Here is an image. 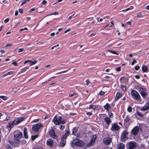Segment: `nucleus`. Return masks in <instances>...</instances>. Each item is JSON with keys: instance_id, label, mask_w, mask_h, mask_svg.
Instances as JSON below:
<instances>
[{"instance_id": "f257e3e1", "label": "nucleus", "mask_w": 149, "mask_h": 149, "mask_svg": "<svg viewBox=\"0 0 149 149\" xmlns=\"http://www.w3.org/2000/svg\"><path fill=\"white\" fill-rule=\"evenodd\" d=\"M24 119L25 118L24 117L16 118L13 121H11L8 123L6 127L8 130H10L14 125H17L19 124L22 122L23 121Z\"/></svg>"}, {"instance_id": "f03ea898", "label": "nucleus", "mask_w": 149, "mask_h": 149, "mask_svg": "<svg viewBox=\"0 0 149 149\" xmlns=\"http://www.w3.org/2000/svg\"><path fill=\"white\" fill-rule=\"evenodd\" d=\"M42 127L43 125L42 123H38L33 125L32 127V130L36 133H37L40 129Z\"/></svg>"}, {"instance_id": "7ed1b4c3", "label": "nucleus", "mask_w": 149, "mask_h": 149, "mask_svg": "<svg viewBox=\"0 0 149 149\" xmlns=\"http://www.w3.org/2000/svg\"><path fill=\"white\" fill-rule=\"evenodd\" d=\"M131 95L133 98L138 101H141V100L139 94L135 90H132L131 92Z\"/></svg>"}, {"instance_id": "20e7f679", "label": "nucleus", "mask_w": 149, "mask_h": 149, "mask_svg": "<svg viewBox=\"0 0 149 149\" xmlns=\"http://www.w3.org/2000/svg\"><path fill=\"white\" fill-rule=\"evenodd\" d=\"M48 132L49 136L52 138L55 139H56L58 138V136L55 133V131L52 127H51L49 129Z\"/></svg>"}, {"instance_id": "39448f33", "label": "nucleus", "mask_w": 149, "mask_h": 149, "mask_svg": "<svg viewBox=\"0 0 149 149\" xmlns=\"http://www.w3.org/2000/svg\"><path fill=\"white\" fill-rule=\"evenodd\" d=\"M139 91L142 96L143 98H146L147 96V93L146 92V90L144 88H139Z\"/></svg>"}, {"instance_id": "423d86ee", "label": "nucleus", "mask_w": 149, "mask_h": 149, "mask_svg": "<svg viewBox=\"0 0 149 149\" xmlns=\"http://www.w3.org/2000/svg\"><path fill=\"white\" fill-rule=\"evenodd\" d=\"M75 145L77 146L82 147L84 144V143L83 141L79 140L78 139H76L75 141Z\"/></svg>"}, {"instance_id": "0eeeda50", "label": "nucleus", "mask_w": 149, "mask_h": 149, "mask_svg": "<svg viewBox=\"0 0 149 149\" xmlns=\"http://www.w3.org/2000/svg\"><path fill=\"white\" fill-rule=\"evenodd\" d=\"M128 133L127 131L125 130L121 134V138L123 140L125 141L128 139L127 137V135L128 134Z\"/></svg>"}, {"instance_id": "6e6552de", "label": "nucleus", "mask_w": 149, "mask_h": 149, "mask_svg": "<svg viewBox=\"0 0 149 149\" xmlns=\"http://www.w3.org/2000/svg\"><path fill=\"white\" fill-rule=\"evenodd\" d=\"M97 138V136L96 135H93L91 140L90 141L89 144H88V146H92L94 144Z\"/></svg>"}, {"instance_id": "1a4fd4ad", "label": "nucleus", "mask_w": 149, "mask_h": 149, "mask_svg": "<svg viewBox=\"0 0 149 149\" xmlns=\"http://www.w3.org/2000/svg\"><path fill=\"white\" fill-rule=\"evenodd\" d=\"M111 141V139L109 137L105 138L103 140V142L104 144L107 145L110 144Z\"/></svg>"}, {"instance_id": "9d476101", "label": "nucleus", "mask_w": 149, "mask_h": 149, "mask_svg": "<svg viewBox=\"0 0 149 149\" xmlns=\"http://www.w3.org/2000/svg\"><path fill=\"white\" fill-rule=\"evenodd\" d=\"M136 146V143L135 142L131 141L129 143L128 149H133Z\"/></svg>"}, {"instance_id": "9b49d317", "label": "nucleus", "mask_w": 149, "mask_h": 149, "mask_svg": "<svg viewBox=\"0 0 149 149\" xmlns=\"http://www.w3.org/2000/svg\"><path fill=\"white\" fill-rule=\"evenodd\" d=\"M139 127L137 126H136L132 130V132L133 134L136 135L139 132Z\"/></svg>"}, {"instance_id": "f8f14e48", "label": "nucleus", "mask_w": 149, "mask_h": 149, "mask_svg": "<svg viewBox=\"0 0 149 149\" xmlns=\"http://www.w3.org/2000/svg\"><path fill=\"white\" fill-rule=\"evenodd\" d=\"M104 120L106 123L107 124V126L105 127H104V128H105L106 129H107L108 127L109 126V125L110 123L111 122V120L108 117H106L104 119Z\"/></svg>"}, {"instance_id": "ddd939ff", "label": "nucleus", "mask_w": 149, "mask_h": 149, "mask_svg": "<svg viewBox=\"0 0 149 149\" xmlns=\"http://www.w3.org/2000/svg\"><path fill=\"white\" fill-rule=\"evenodd\" d=\"M14 147H19V145L20 141L19 139L15 138L14 140Z\"/></svg>"}, {"instance_id": "4468645a", "label": "nucleus", "mask_w": 149, "mask_h": 149, "mask_svg": "<svg viewBox=\"0 0 149 149\" xmlns=\"http://www.w3.org/2000/svg\"><path fill=\"white\" fill-rule=\"evenodd\" d=\"M149 109V102L146 103L144 106L142 107L141 110V111H146Z\"/></svg>"}, {"instance_id": "2eb2a0df", "label": "nucleus", "mask_w": 149, "mask_h": 149, "mask_svg": "<svg viewBox=\"0 0 149 149\" xmlns=\"http://www.w3.org/2000/svg\"><path fill=\"white\" fill-rule=\"evenodd\" d=\"M66 138H63L62 137L61 138V141L60 142L61 146L64 147L66 144Z\"/></svg>"}, {"instance_id": "dca6fc26", "label": "nucleus", "mask_w": 149, "mask_h": 149, "mask_svg": "<svg viewBox=\"0 0 149 149\" xmlns=\"http://www.w3.org/2000/svg\"><path fill=\"white\" fill-rule=\"evenodd\" d=\"M53 141L51 139H48L47 141V144L50 146L51 147H52L53 146Z\"/></svg>"}, {"instance_id": "f3484780", "label": "nucleus", "mask_w": 149, "mask_h": 149, "mask_svg": "<svg viewBox=\"0 0 149 149\" xmlns=\"http://www.w3.org/2000/svg\"><path fill=\"white\" fill-rule=\"evenodd\" d=\"M119 129V128L118 126L116 124H113L111 128V130L112 131L118 130Z\"/></svg>"}, {"instance_id": "a211bd4d", "label": "nucleus", "mask_w": 149, "mask_h": 149, "mask_svg": "<svg viewBox=\"0 0 149 149\" xmlns=\"http://www.w3.org/2000/svg\"><path fill=\"white\" fill-rule=\"evenodd\" d=\"M27 132L28 131L27 128L24 127V129L23 134L24 138L26 139H28L29 137L27 134Z\"/></svg>"}, {"instance_id": "6ab92c4d", "label": "nucleus", "mask_w": 149, "mask_h": 149, "mask_svg": "<svg viewBox=\"0 0 149 149\" xmlns=\"http://www.w3.org/2000/svg\"><path fill=\"white\" fill-rule=\"evenodd\" d=\"M22 136V133L21 132H19L17 134L14 135V136L15 138L19 139H20Z\"/></svg>"}, {"instance_id": "aec40b11", "label": "nucleus", "mask_w": 149, "mask_h": 149, "mask_svg": "<svg viewBox=\"0 0 149 149\" xmlns=\"http://www.w3.org/2000/svg\"><path fill=\"white\" fill-rule=\"evenodd\" d=\"M78 131V128L77 127H74L72 130V134L75 136H77L78 135V134L77 132Z\"/></svg>"}, {"instance_id": "412c9836", "label": "nucleus", "mask_w": 149, "mask_h": 149, "mask_svg": "<svg viewBox=\"0 0 149 149\" xmlns=\"http://www.w3.org/2000/svg\"><path fill=\"white\" fill-rule=\"evenodd\" d=\"M52 121L54 123V124L56 125H58L60 124V123H59L56 116H55L54 118Z\"/></svg>"}, {"instance_id": "4be33fe9", "label": "nucleus", "mask_w": 149, "mask_h": 149, "mask_svg": "<svg viewBox=\"0 0 149 149\" xmlns=\"http://www.w3.org/2000/svg\"><path fill=\"white\" fill-rule=\"evenodd\" d=\"M120 81L122 83H125L128 81V79L127 78L122 77L120 79Z\"/></svg>"}, {"instance_id": "5701e85b", "label": "nucleus", "mask_w": 149, "mask_h": 149, "mask_svg": "<svg viewBox=\"0 0 149 149\" xmlns=\"http://www.w3.org/2000/svg\"><path fill=\"white\" fill-rule=\"evenodd\" d=\"M70 134V132L68 130H66L65 134H64L62 136L63 138L67 139V137Z\"/></svg>"}, {"instance_id": "b1692460", "label": "nucleus", "mask_w": 149, "mask_h": 149, "mask_svg": "<svg viewBox=\"0 0 149 149\" xmlns=\"http://www.w3.org/2000/svg\"><path fill=\"white\" fill-rule=\"evenodd\" d=\"M29 68V67H25L24 68L22 69L21 70L20 72H19L18 74H21L22 73L24 72H25L26 70Z\"/></svg>"}, {"instance_id": "393cba45", "label": "nucleus", "mask_w": 149, "mask_h": 149, "mask_svg": "<svg viewBox=\"0 0 149 149\" xmlns=\"http://www.w3.org/2000/svg\"><path fill=\"white\" fill-rule=\"evenodd\" d=\"M136 17L137 18H143V16L141 12L138 13L136 14Z\"/></svg>"}, {"instance_id": "a878e982", "label": "nucleus", "mask_w": 149, "mask_h": 149, "mask_svg": "<svg viewBox=\"0 0 149 149\" xmlns=\"http://www.w3.org/2000/svg\"><path fill=\"white\" fill-rule=\"evenodd\" d=\"M104 108L107 111H109L111 109V107L110 105L108 103H107L104 106Z\"/></svg>"}, {"instance_id": "bb28decb", "label": "nucleus", "mask_w": 149, "mask_h": 149, "mask_svg": "<svg viewBox=\"0 0 149 149\" xmlns=\"http://www.w3.org/2000/svg\"><path fill=\"white\" fill-rule=\"evenodd\" d=\"M125 148V146L122 143L119 144L118 146L117 149H124Z\"/></svg>"}, {"instance_id": "cd10ccee", "label": "nucleus", "mask_w": 149, "mask_h": 149, "mask_svg": "<svg viewBox=\"0 0 149 149\" xmlns=\"http://www.w3.org/2000/svg\"><path fill=\"white\" fill-rule=\"evenodd\" d=\"M122 95V93H118L116 95L115 98V100H117Z\"/></svg>"}, {"instance_id": "c85d7f7f", "label": "nucleus", "mask_w": 149, "mask_h": 149, "mask_svg": "<svg viewBox=\"0 0 149 149\" xmlns=\"http://www.w3.org/2000/svg\"><path fill=\"white\" fill-rule=\"evenodd\" d=\"M142 71L144 72H146L148 69V67L145 65H143L142 67Z\"/></svg>"}, {"instance_id": "c756f323", "label": "nucleus", "mask_w": 149, "mask_h": 149, "mask_svg": "<svg viewBox=\"0 0 149 149\" xmlns=\"http://www.w3.org/2000/svg\"><path fill=\"white\" fill-rule=\"evenodd\" d=\"M38 137V135L37 134L35 135H32L31 137V140L32 141H33L35 139Z\"/></svg>"}, {"instance_id": "7c9ffc66", "label": "nucleus", "mask_w": 149, "mask_h": 149, "mask_svg": "<svg viewBox=\"0 0 149 149\" xmlns=\"http://www.w3.org/2000/svg\"><path fill=\"white\" fill-rule=\"evenodd\" d=\"M0 98L4 100H7L8 99V98L7 96L3 95L0 96Z\"/></svg>"}, {"instance_id": "2f4dec72", "label": "nucleus", "mask_w": 149, "mask_h": 149, "mask_svg": "<svg viewBox=\"0 0 149 149\" xmlns=\"http://www.w3.org/2000/svg\"><path fill=\"white\" fill-rule=\"evenodd\" d=\"M37 62V61H30V62L31 63L30 64V66H31L33 65H34L36 64Z\"/></svg>"}, {"instance_id": "473e14b6", "label": "nucleus", "mask_w": 149, "mask_h": 149, "mask_svg": "<svg viewBox=\"0 0 149 149\" xmlns=\"http://www.w3.org/2000/svg\"><path fill=\"white\" fill-rule=\"evenodd\" d=\"M58 12H55L52 13H51L50 14H49L47 15H46L45 17L50 16V15H58Z\"/></svg>"}, {"instance_id": "72a5a7b5", "label": "nucleus", "mask_w": 149, "mask_h": 149, "mask_svg": "<svg viewBox=\"0 0 149 149\" xmlns=\"http://www.w3.org/2000/svg\"><path fill=\"white\" fill-rule=\"evenodd\" d=\"M108 51L113 54H116V55H118V53L115 51L109 50Z\"/></svg>"}, {"instance_id": "f704fd0d", "label": "nucleus", "mask_w": 149, "mask_h": 149, "mask_svg": "<svg viewBox=\"0 0 149 149\" xmlns=\"http://www.w3.org/2000/svg\"><path fill=\"white\" fill-rule=\"evenodd\" d=\"M104 92H103V95L104 93H107L109 91V88H108L105 87L104 88Z\"/></svg>"}, {"instance_id": "c9c22d12", "label": "nucleus", "mask_w": 149, "mask_h": 149, "mask_svg": "<svg viewBox=\"0 0 149 149\" xmlns=\"http://www.w3.org/2000/svg\"><path fill=\"white\" fill-rule=\"evenodd\" d=\"M6 149H13L9 144H7L6 145Z\"/></svg>"}, {"instance_id": "e433bc0d", "label": "nucleus", "mask_w": 149, "mask_h": 149, "mask_svg": "<svg viewBox=\"0 0 149 149\" xmlns=\"http://www.w3.org/2000/svg\"><path fill=\"white\" fill-rule=\"evenodd\" d=\"M30 0H24L23 1L22 3L20 4L21 6H23L24 4L26 2L30 1Z\"/></svg>"}, {"instance_id": "4c0bfd02", "label": "nucleus", "mask_w": 149, "mask_h": 149, "mask_svg": "<svg viewBox=\"0 0 149 149\" xmlns=\"http://www.w3.org/2000/svg\"><path fill=\"white\" fill-rule=\"evenodd\" d=\"M95 108V107L94 105H90L89 106L88 109H94Z\"/></svg>"}, {"instance_id": "58836bf2", "label": "nucleus", "mask_w": 149, "mask_h": 149, "mask_svg": "<svg viewBox=\"0 0 149 149\" xmlns=\"http://www.w3.org/2000/svg\"><path fill=\"white\" fill-rule=\"evenodd\" d=\"M15 74V73L14 71H10L6 73L5 74Z\"/></svg>"}, {"instance_id": "ea45409f", "label": "nucleus", "mask_w": 149, "mask_h": 149, "mask_svg": "<svg viewBox=\"0 0 149 149\" xmlns=\"http://www.w3.org/2000/svg\"><path fill=\"white\" fill-rule=\"evenodd\" d=\"M66 123V121L64 119H63L61 120V121L60 122V124H65Z\"/></svg>"}, {"instance_id": "a19ab883", "label": "nucleus", "mask_w": 149, "mask_h": 149, "mask_svg": "<svg viewBox=\"0 0 149 149\" xmlns=\"http://www.w3.org/2000/svg\"><path fill=\"white\" fill-rule=\"evenodd\" d=\"M132 108L130 106H129L128 107L127 110L128 112H132Z\"/></svg>"}, {"instance_id": "79ce46f5", "label": "nucleus", "mask_w": 149, "mask_h": 149, "mask_svg": "<svg viewBox=\"0 0 149 149\" xmlns=\"http://www.w3.org/2000/svg\"><path fill=\"white\" fill-rule=\"evenodd\" d=\"M121 86V88H122V89L124 91H126V87L125 86Z\"/></svg>"}, {"instance_id": "37998d69", "label": "nucleus", "mask_w": 149, "mask_h": 149, "mask_svg": "<svg viewBox=\"0 0 149 149\" xmlns=\"http://www.w3.org/2000/svg\"><path fill=\"white\" fill-rule=\"evenodd\" d=\"M137 62V61H136V60L134 59H133V61L132 63L131 64L132 65H134V64Z\"/></svg>"}, {"instance_id": "c03bdc74", "label": "nucleus", "mask_w": 149, "mask_h": 149, "mask_svg": "<svg viewBox=\"0 0 149 149\" xmlns=\"http://www.w3.org/2000/svg\"><path fill=\"white\" fill-rule=\"evenodd\" d=\"M59 128L61 130H63L65 128V127L64 126H63V125H60V126Z\"/></svg>"}, {"instance_id": "a18cd8bd", "label": "nucleus", "mask_w": 149, "mask_h": 149, "mask_svg": "<svg viewBox=\"0 0 149 149\" xmlns=\"http://www.w3.org/2000/svg\"><path fill=\"white\" fill-rule=\"evenodd\" d=\"M130 118L128 117H126V118L125 119V122H127L129 120Z\"/></svg>"}, {"instance_id": "49530a36", "label": "nucleus", "mask_w": 149, "mask_h": 149, "mask_svg": "<svg viewBox=\"0 0 149 149\" xmlns=\"http://www.w3.org/2000/svg\"><path fill=\"white\" fill-rule=\"evenodd\" d=\"M19 12L22 14L23 13V9L22 8L19 9L18 10Z\"/></svg>"}, {"instance_id": "de8ad7c7", "label": "nucleus", "mask_w": 149, "mask_h": 149, "mask_svg": "<svg viewBox=\"0 0 149 149\" xmlns=\"http://www.w3.org/2000/svg\"><path fill=\"white\" fill-rule=\"evenodd\" d=\"M86 85L87 86L89 84L91 83L88 79L86 80Z\"/></svg>"}, {"instance_id": "09e8293b", "label": "nucleus", "mask_w": 149, "mask_h": 149, "mask_svg": "<svg viewBox=\"0 0 149 149\" xmlns=\"http://www.w3.org/2000/svg\"><path fill=\"white\" fill-rule=\"evenodd\" d=\"M96 34V33H93L91 34L89 36V37H91L94 36Z\"/></svg>"}, {"instance_id": "8fccbe9b", "label": "nucleus", "mask_w": 149, "mask_h": 149, "mask_svg": "<svg viewBox=\"0 0 149 149\" xmlns=\"http://www.w3.org/2000/svg\"><path fill=\"white\" fill-rule=\"evenodd\" d=\"M9 143H10V144L12 145V146L13 147H14V145H14V141L13 142L12 141H9Z\"/></svg>"}, {"instance_id": "3c124183", "label": "nucleus", "mask_w": 149, "mask_h": 149, "mask_svg": "<svg viewBox=\"0 0 149 149\" xmlns=\"http://www.w3.org/2000/svg\"><path fill=\"white\" fill-rule=\"evenodd\" d=\"M47 2L45 0H43L41 2V3L44 5H45L47 3Z\"/></svg>"}, {"instance_id": "603ef678", "label": "nucleus", "mask_w": 149, "mask_h": 149, "mask_svg": "<svg viewBox=\"0 0 149 149\" xmlns=\"http://www.w3.org/2000/svg\"><path fill=\"white\" fill-rule=\"evenodd\" d=\"M24 50V49L23 48H19L18 49V52H23Z\"/></svg>"}, {"instance_id": "864d4df0", "label": "nucleus", "mask_w": 149, "mask_h": 149, "mask_svg": "<svg viewBox=\"0 0 149 149\" xmlns=\"http://www.w3.org/2000/svg\"><path fill=\"white\" fill-rule=\"evenodd\" d=\"M86 114L89 116H91L92 114V113L91 112H88L86 113Z\"/></svg>"}, {"instance_id": "5fc2aeb1", "label": "nucleus", "mask_w": 149, "mask_h": 149, "mask_svg": "<svg viewBox=\"0 0 149 149\" xmlns=\"http://www.w3.org/2000/svg\"><path fill=\"white\" fill-rule=\"evenodd\" d=\"M10 117L9 116H7L5 119L4 120L5 121H8L10 120Z\"/></svg>"}, {"instance_id": "6e6d98bb", "label": "nucleus", "mask_w": 149, "mask_h": 149, "mask_svg": "<svg viewBox=\"0 0 149 149\" xmlns=\"http://www.w3.org/2000/svg\"><path fill=\"white\" fill-rule=\"evenodd\" d=\"M140 68V67L138 65H137L135 67V70H138Z\"/></svg>"}, {"instance_id": "4d7b16f0", "label": "nucleus", "mask_w": 149, "mask_h": 149, "mask_svg": "<svg viewBox=\"0 0 149 149\" xmlns=\"http://www.w3.org/2000/svg\"><path fill=\"white\" fill-rule=\"evenodd\" d=\"M75 95H76V94L74 93H72V94H69V96L70 97H72Z\"/></svg>"}, {"instance_id": "13d9d810", "label": "nucleus", "mask_w": 149, "mask_h": 149, "mask_svg": "<svg viewBox=\"0 0 149 149\" xmlns=\"http://www.w3.org/2000/svg\"><path fill=\"white\" fill-rule=\"evenodd\" d=\"M9 21V19L8 18L4 20V22L5 23H6L8 22Z\"/></svg>"}, {"instance_id": "bf43d9fd", "label": "nucleus", "mask_w": 149, "mask_h": 149, "mask_svg": "<svg viewBox=\"0 0 149 149\" xmlns=\"http://www.w3.org/2000/svg\"><path fill=\"white\" fill-rule=\"evenodd\" d=\"M116 70L117 71H120V67H119L116 68Z\"/></svg>"}, {"instance_id": "052dcab7", "label": "nucleus", "mask_w": 149, "mask_h": 149, "mask_svg": "<svg viewBox=\"0 0 149 149\" xmlns=\"http://www.w3.org/2000/svg\"><path fill=\"white\" fill-rule=\"evenodd\" d=\"M134 8V7L133 6H130L129 8H127L128 10L133 9Z\"/></svg>"}, {"instance_id": "680f3d73", "label": "nucleus", "mask_w": 149, "mask_h": 149, "mask_svg": "<svg viewBox=\"0 0 149 149\" xmlns=\"http://www.w3.org/2000/svg\"><path fill=\"white\" fill-rule=\"evenodd\" d=\"M58 120L59 123H60L62 120V117L61 116H59L58 117Z\"/></svg>"}, {"instance_id": "e2e57ef3", "label": "nucleus", "mask_w": 149, "mask_h": 149, "mask_svg": "<svg viewBox=\"0 0 149 149\" xmlns=\"http://www.w3.org/2000/svg\"><path fill=\"white\" fill-rule=\"evenodd\" d=\"M12 64L13 65H14L15 66H17V62L16 61L13 62Z\"/></svg>"}, {"instance_id": "0e129e2a", "label": "nucleus", "mask_w": 149, "mask_h": 149, "mask_svg": "<svg viewBox=\"0 0 149 149\" xmlns=\"http://www.w3.org/2000/svg\"><path fill=\"white\" fill-rule=\"evenodd\" d=\"M3 3L4 4H7L8 3V2L6 0H4L2 1Z\"/></svg>"}, {"instance_id": "69168bd1", "label": "nucleus", "mask_w": 149, "mask_h": 149, "mask_svg": "<svg viewBox=\"0 0 149 149\" xmlns=\"http://www.w3.org/2000/svg\"><path fill=\"white\" fill-rule=\"evenodd\" d=\"M74 14L73 15H72L69 16V17L68 18V19L70 20V19H71L72 18L73 16H74Z\"/></svg>"}, {"instance_id": "338daca9", "label": "nucleus", "mask_w": 149, "mask_h": 149, "mask_svg": "<svg viewBox=\"0 0 149 149\" xmlns=\"http://www.w3.org/2000/svg\"><path fill=\"white\" fill-rule=\"evenodd\" d=\"M71 29L70 28L68 29L65 31L64 33H65L67 32H69L70 31Z\"/></svg>"}, {"instance_id": "774afa93", "label": "nucleus", "mask_w": 149, "mask_h": 149, "mask_svg": "<svg viewBox=\"0 0 149 149\" xmlns=\"http://www.w3.org/2000/svg\"><path fill=\"white\" fill-rule=\"evenodd\" d=\"M18 11L17 10H16L15 11V15L16 16H17L18 15Z\"/></svg>"}]
</instances>
